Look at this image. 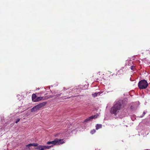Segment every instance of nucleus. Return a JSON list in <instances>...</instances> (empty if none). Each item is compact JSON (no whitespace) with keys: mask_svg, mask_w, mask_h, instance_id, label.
Instances as JSON below:
<instances>
[{"mask_svg":"<svg viewBox=\"0 0 150 150\" xmlns=\"http://www.w3.org/2000/svg\"><path fill=\"white\" fill-rule=\"evenodd\" d=\"M122 108V105L120 103L115 104L111 108L110 111L112 114H114L115 116H120L121 115L120 110Z\"/></svg>","mask_w":150,"mask_h":150,"instance_id":"nucleus-1","label":"nucleus"},{"mask_svg":"<svg viewBox=\"0 0 150 150\" xmlns=\"http://www.w3.org/2000/svg\"><path fill=\"white\" fill-rule=\"evenodd\" d=\"M147 81L145 79L141 80L138 83V86L141 89H146L148 86Z\"/></svg>","mask_w":150,"mask_h":150,"instance_id":"nucleus-2","label":"nucleus"},{"mask_svg":"<svg viewBox=\"0 0 150 150\" xmlns=\"http://www.w3.org/2000/svg\"><path fill=\"white\" fill-rule=\"evenodd\" d=\"M64 143L63 139H58L57 138L55 139L54 141L47 142V144H52L53 145H59L63 144Z\"/></svg>","mask_w":150,"mask_h":150,"instance_id":"nucleus-3","label":"nucleus"},{"mask_svg":"<svg viewBox=\"0 0 150 150\" xmlns=\"http://www.w3.org/2000/svg\"><path fill=\"white\" fill-rule=\"evenodd\" d=\"M46 103L47 102H43L36 105V106L37 108H38V109L39 110L42 107L44 106Z\"/></svg>","mask_w":150,"mask_h":150,"instance_id":"nucleus-4","label":"nucleus"},{"mask_svg":"<svg viewBox=\"0 0 150 150\" xmlns=\"http://www.w3.org/2000/svg\"><path fill=\"white\" fill-rule=\"evenodd\" d=\"M53 145L51 146H45L40 145L38 146V149H40V148H44V149H49Z\"/></svg>","mask_w":150,"mask_h":150,"instance_id":"nucleus-5","label":"nucleus"},{"mask_svg":"<svg viewBox=\"0 0 150 150\" xmlns=\"http://www.w3.org/2000/svg\"><path fill=\"white\" fill-rule=\"evenodd\" d=\"M37 96L36 94H33L32 96V100L33 101L35 102V100L36 99Z\"/></svg>","mask_w":150,"mask_h":150,"instance_id":"nucleus-6","label":"nucleus"},{"mask_svg":"<svg viewBox=\"0 0 150 150\" xmlns=\"http://www.w3.org/2000/svg\"><path fill=\"white\" fill-rule=\"evenodd\" d=\"M38 145V144L37 143H32L30 144L26 145L27 147H30L31 146H37Z\"/></svg>","mask_w":150,"mask_h":150,"instance_id":"nucleus-7","label":"nucleus"},{"mask_svg":"<svg viewBox=\"0 0 150 150\" xmlns=\"http://www.w3.org/2000/svg\"><path fill=\"white\" fill-rule=\"evenodd\" d=\"M38 109L37 108V106H36L33 107L31 110V112H34L36 111Z\"/></svg>","mask_w":150,"mask_h":150,"instance_id":"nucleus-8","label":"nucleus"},{"mask_svg":"<svg viewBox=\"0 0 150 150\" xmlns=\"http://www.w3.org/2000/svg\"><path fill=\"white\" fill-rule=\"evenodd\" d=\"M96 129L98 130L99 129L101 128L102 127V125L101 124H97L96 125Z\"/></svg>","mask_w":150,"mask_h":150,"instance_id":"nucleus-9","label":"nucleus"},{"mask_svg":"<svg viewBox=\"0 0 150 150\" xmlns=\"http://www.w3.org/2000/svg\"><path fill=\"white\" fill-rule=\"evenodd\" d=\"M99 115L97 114L96 115L91 116V118L92 119H95L96 118H97V117H98Z\"/></svg>","mask_w":150,"mask_h":150,"instance_id":"nucleus-10","label":"nucleus"},{"mask_svg":"<svg viewBox=\"0 0 150 150\" xmlns=\"http://www.w3.org/2000/svg\"><path fill=\"white\" fill-rule=\"evenodd\" d=\"M43 98L42 97H38L36 99V100H35V102H38L40 100H41Z\"/></svg>","mask_w":150,"mask_h":150,"instance_id":"nucleus-11","label":"nucleus"},{"mask_svg":"<svg viewBox=\"0 0 150 150\" xmlns=\"http://www.w3.org/2000/svg\"><path fill=\"white\" fill-rule=\"evenodd\" d=\"M91 119H91V116H90V117H89L88 118H87L85 120V122H88V121H90Z\"/></svg>","mask_w":150,"mask_h":150,"instance_id":"nucleus-12","label":"nucleus"},{"mask_svg":"<svg viewBox=\"0 0 150 150\" xmlns=\"http://www.w3.org/2000/svg\"><path fill=\"white\" fill-rule=\"evenodd\" d=\"M96 132V130L95 129H93L91 131L90 133L91 134H93Z\"/></svg>","mask_w":150,"mask_h":150,"instance_id":"nucleus-13","label":"nucleus"},{"mask_svg":"<svg viewBox=\"0 0 150 150\" xmlns=\"http://www.w3.org/2000/svg\"><path fill=\"white\" fill-rule=\"evenodd\" d=\"M98 93H94L92 94V96L94 97H96L97 96V95L98 94Z\"/></svg>","mask_w":150,"mask_h":150,"instance_id":"nucleus-14","label":"nucleus"},{"mask_svg":"<svg viewBox=\"0 0 150 150\" xmlns=\"http://www.w3.org/2000/svg\"><path fill=\"white\" fill-rule=\"evenodd\" d=\"M108 76V74H106L105 76H104L103 77H104V78L105 79V80H108V78H106V76Z\"/></svg>","mask_w":150,"mask_h":150,"instance_id":"nucleus-15","label":"nucleus"},{"mask_svg":"<svg viewBox=\"0 0 150 150\" xmlns=\"http://www.w3.org/2000/svg\"><path fill=\"white\" fill-rule=\"evenodd\" d=\"M130 68H131V69L132 70L134 71V69H135V66H132L130 67Z\"/></svg>","mask_w":150,"mask_h":150,"instance_id":"nucleus-16","label":"nucleus"},{"mask_svg":"<svg viewBox=\"0 0 150 150\" xmlns=\"http://www.w3.org/2000/svg\"><path fill=\"white\" fill-rule=\"evenodd\" d=\"M147 112V111H146V112H144L143 115L142 116H140V117H143L144 116V115L146 114V113Z\"/></svg>","mask_w":150,"mask_h":150,"instance_id":"nucleus-17","label":"nucleus"},{"mask_svg":"<svg viewBox=\"0 0 150 150\" xmlns=\"http://www.w3.org/2000/svg\"><path fill=\"white\" fill-rule=\"evenodd\" d=\"M20 119H17L16 122V123H17L18 122L20 121Z\"/></svg>","mask_w":150,"mask_h":150,"instance_id":"nucleus-18","label":"nucleus"},{"mask_svg":"<svg viewBox=\"0 0 150 150\" xmlns=\"http://www.w3.org/2000/svg\"><path fill=\"white\" fill-rule=\"evenodd\" d=\"M37 149H39V150H44V148H40V149H38V147L37 148Z\"/></svg>","mask_w":150,"mask_h":150,"instance_id":"nucleus-19","label":"nucleus"},{"mask_svg":"<svg viewBox=\"0 0 150 150\" xmlns=\"http://www.w3.org/2000/svg\"><path fill=\"white\" fill-rule=\"evenodd\" d=\"M60 96V94H58V95H56V97H58L59 96Z\"/></svg>","mask_w":150,"mask_h":150,"instance_id":"nucleus-20","label":"nucleus"}]
</instances>
